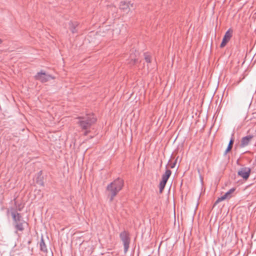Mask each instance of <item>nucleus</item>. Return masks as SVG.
<instances>
[{
    "label": "nucleus",
    "instance_id": "1",
    "mask_svg": "<svg viewBox=\"0 0 256 256\" xmlns=\"http://www.w3.org/2000/svg\"><path fill=\"white\" fill-rule=\"evenodd\" d=\"M122 186L123 180L120 178L114 180L108 186L107 190L110 195V201L112 200L114 198L118 192L120 190Z\"/></svg>",
    "mask_w": 256,
    "mask_h": 256
},
{
    "label": "nucleus",
    "instance_id": "2",
    "mask_svg": "<svg viewBox=\"0 0 256 256\" xmlns=\"http://www.w3.org/2000/svg\"><path fill=\"white\" fill-rule=\"evenodd\" d=\"M96 121V118L93 114H86L85 116L80 118L78 124L84 130H87Z\"/></svg>",
    "mask_w": 256,
    "mask_h": 256
},
{
    "label": "nucleus",
    "instance_id": "3",
    "mask_svg": "<svg viewBox=\"0 0 256 256\" xmlns=\"http://www.w3.org/2000/svg\"><path fill=\"white\" fill-rule=\"evenodd\" d=\"M11 214L14 221V224L15 228L17 230L22 231L24 230V226L26 224V223L22 218L19 213L14 210H12Z\"/></svg>",
    "mask_w": 256,
    "mask_h": 256
},
{
    "label": "nucleus",
    "instance_id": "4",
    "mask_svg": "<svg viewBox=\"0 0 256 256\" xmlns=\"http://www.w3.org/2000/svg\"><path fill=\"white\" fill-rule=\"evenodd\" d=\"M120 238L124 244V252H126L130 244L128 234L126 232H123L120 234Z\"/></svg>",
    "mask_w": 256,
    "mask_h": 256
},
{
    "label": "nucleus",
    "instance_id": "5",
    "mask_svg": "<svg viewBox=\"0 0 256 256\" xmlns=\"http://www.w3.org/2000/svg\"><path fill=\"white\" fill-rule=\"evenodd\" d=\"M172 172L170 170H167L164 174L162 176V180L160 184V192H162L164 186L166 184V183L171 175Z\"/></svg>",
    "mask_w": 256,
    "mask_h": 256
},
{
    "label": "nucleus",
    "instance_id": "6",
    "mask_svg": "<svg viewBox=\"0 0 256 256\" xmlns=\"http://www.w3.org/2000/svg\"><path fill=\"white\" fill-rule=\"evenodd\" d=\"M35 78L36 80L42 82H46L53 78L50 75L42 71L38 72L36 75Z\"/></svg>",
    "mask_w": 256,
    "mask_h": 256
},
{
    "label": "nucleus",
    "instance_id": "7",
    "mask_svg": "<svg viewBox=\"0 0 256 256\" xmlns=\"http://www.w3.org/2000/svg\"><path fill=\"white\" fill-rule=\"evenodd\" d=\"M250 171L251 170L249 168L245 167L240 168L238 170V174L244 179L247 180L250 176Z\"/></svg>",
    "mask_w": 256,
    "mask_h": 256
},
{
    "label": "nucleus",
    "instance_id": "8",
    "mask_svg": "<svg viewBox=\"0 0 256 256\" xmlns=\"http://www.w3.org/2000/svg\"><path fill=\"white\" fill-rule=\"evenodd\" d=\"M235 190V189L234 188H232L231 189H230L228 192H226L224 194L223 196H222L220 198H218V200H216V202H215V204H214V205H216V204H218V202L222 201V200H224L226 199H228L230 198H231L232 196V192H234Z\"/></svg>",
    "mask_w": 256,
    "mask_h": 256
},
{
    "label": "nucleus",
    "instance_id": "9",
    "mask_svg": "<svg viewBox=\"0 0 256 256\" xmlns=\"http://www.w3.org/2000/svg\"><path fill=\"white\" fill-rule=\"evenodd\" d=\"M232 36V31L230 30H228L225 34L222 41L220 44V47H224L228 42L230 40L231 37Z\"/></svg>",
    "mask_w": 256,
    "mask_h": 256
},
{
    "label": "nucleus",
    "instance_id": "10",
    "mask_svg": "<svg viewBox=\"0 0 256 256\" xmlns=\"http://www.w3.org/2000/svg\"><path fill=\"white\" fill-rule=\"evenodd\" d=\"M131 2V0H121L120 4V8L123 10H126V11L128 9H130V6H132V4Z\"/></svg>",
    "mask_w": 256,
    "mask_h": 256
},
{
    "label": "nucleus",
    "instance_id": "11",
    "mask_svg": "<svg viewBox=\"0 0 256 256\" xmlns=\"http://www.w3.org/2000/svg\"><path fill=\"white\" fill-rule=\"evenodd\" d=\"M253 138L254 136L252 135H248L244 137L241 140V146L243 147L248 146Z\"/></svg>",
    "mask_w": 256,
    "mask_h": 256
},
{
    "label": "nucleus",
    "instance_id": "12",
    "mask_svg": "<svg viewBox=\"0 0 256 256\" xmlns=\"http://www.w3.org/2000/svg\"><path fill=\"white\" fill-rule=\"evenodd\" d=\"M40 248L42 252H46L47 250L46 245L45 244V243L44 241L43 238H42V240H40Z\"/></svg>",
    "mask_w": 256,
    "mask_h": 256
},
{
    "label": "nucleus",
    "instance_id": "13",
    "mask_svg": "<svg viewBox=\"0 0 256 256\" xmlns=\"http://www.w3.org/2000/svg\"><path fill=\"white\" fill-rule=\"evenodd\" d=\"M78 26L76 22L74 23L71 22L70 24V30L72 33H74L76 32V27Z\"/></svg>",
    "mask_w": 256,
    "mask_h": 256
},
{
    "label": "nucleus",
    "instance_id": "14",
    "mask_svg": "<svg viewBox=\"0 0 256 256\" xmlns=\"http://www.w3.org/2000/svg\"><path fill=\"white\" fill-rule=\"evenodd\" d=\"M38 175H39V176L38 177V180H36V182L38 184H40V186H42L43 185V182L42 181V177H41V172H40L38 173Z\"/></svg>",
    "mask_w": 256,
    "mask_h": 256
},
{
    "label": "nucleus",
    "instance_id": "15",
    "mask_svg": "<svg viewBox=\"0 0 256 256\" xmlns=\"http://www.w3.org/2000/svg\"><path fill=\"white\" fill-rule=\"evenodd\" d=\"M136 56H134V54H131L130 55V59L132 61H134V63H136L138 61V58H136L135 57Z\"/></svg>",
    "mask_w": 256,
    "mask_h": 256
},
{
    "label": "nucleus",
    "instance_id": "16",
    "mask_svg": "<svg viewBox=\"0 0 256 256\" xmlns=\"http://www.w3.org/2000/svg\"><path fill=\"white\" fill-rule=\"evenodd\" d=\"M144 58H145V60L147 62H150V56L148 54H145L144 55Z\"/></svg>",
    "mask_w": 256,
    "mask_h": 256
},
{
    "label": "nucleus",
    "instance_id": "17",
    "mask_svg": "<svg viewBox=\"0 0 256 256\" xmlns=\"http://www.w3.org/2000/svg\"><path fill=\"white\" fill-rule=\"evenodd\" d=\"M232 148V146L228 145L226 150L225 151L224 154H226L227 152H228L231 150Z\"/></svg>",
    "mask_w": 256,
    "mask_h": 256
},
{
    "label": "nucleus",
    "instance_id": "18",
    "mask_svg": "<svg viewBox=\"0 0 256 256\" xmlns=\"http://www.w3.org/2000/svg\"><path fill=\"white\" fill-rule=\"evenodd\" d=\"M232 144H233V140H230V142H229L228 145H229V146H232Z\"/></svg>",
    "mask_w": 256,
    "mask_h": 256
},
{
    "label": "nucleus",
    "instance_id": "19",
    "mask_svg": "<svg viewBox=\"0 0 256 256\" xmlns=\"http://www.w3.org/2000/svg\"><path fill=\"white\" fill-rule=\"evenodd\" d=\"M175 164H176V162L174 163L172 166H171V168H174L175 166Z\"/></svg>",
    "mask_w": 256,
    "mask_h": 256
},
{
    "label": "nucleus",
    "instance_id": "20",
    "mask_svg": "<svg viewBox=\"0 0 256 256\" xmlns=\"http://www.w3.org/2000/svg\"><path fill=\"white\" fill-rule=\"evenodd\" d=\"M118 33H119V32H118V30H117V31L116 32V34H118Z\"/></svg>",
    "mask_w": 256,
    "mask_h": 256
},
{
    "label": "nucleus",
    "instance_id": "21",
    "mask_svg": "<svg viewBox=\"0 0 256 256\" xmlns=\"http://www.w3.org/2000/svg\"><path fill=\"white\" fill-rule=\"evenodd\" d=\"M2 40H1V39H0V44L2 43Z\"/></svg>",
    "mask_w": 256,
    "mask_h": 256
}]
</instances>
